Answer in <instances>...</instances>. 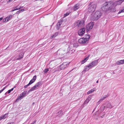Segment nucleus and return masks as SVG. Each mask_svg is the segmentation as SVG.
<instances>
[{
	"instance_id": "1",
	"label": "nucleus",
	"mask_w": 124,
	"mask_h": 124,
	"mask_svg": "<svg viewBox=\"0 0 124 124\" xmlns=\"http://www.w3.org/2000/svg\"><path fill=\"white\" fill-rule=\"evenodd\" d=\"M113 5V3L111 1H109L105 2L103 5L101 7L102 10L103 11H107L110 10V7L108 8V6H110Z\"/></svg>"
},
{
	"instance_id": "2",
	"label": "nucleus",
	"mask_w": 124,
	"mask_h": 124,
	"mask_svg": "<svg viewBox=\"0 0 124 124\" xmlns=\"http://www.w3.org/2000/svg\"><path fill=\"white\" fill-rule=\"evenodd\" d=\"M90 6L88 8V11L89 12H92L94 11L97 6L96 3L94 2H90L89 4Z\"/></svg>"
},
{
	"instance_id": "3",
	"label": "nucleus",
	"mask_w": 124,
	"mask_h": 124,
	"mask_svg": "<svg viewBox=\"0 0 124 124\" xmlns=\"http://www.w3.org/2000/svg\"><path fill=\"white\" fill-rule=\"evenodd\" d=\"M69 63L68 62H65L63 63L59 67H57L56 69L54 70V72L57 70H59V68L61 70H64L65 68L68 66Z\"/></svg>"
},
{
	"instance_id": "4",
	"label": "nucleus",
	"mask_w": 124,
	"mask_h": 124,
	"mask_svg": "<svg viewBox=\"0 0 124 124\" xmlns=\"http://www.w3.org/2000/svg\"><path fill=\"white\" fill-rule=\"evenodd\" d=\"M101 15V14L100 11H97L93 15L92 19L93 20H97L100 17Z\"/></svg>"
},
{
	"instance_id": "5",
	"label": "nucleus",
	"mask_w": 124,
	"mask_h": 124,
	"mask_svg": "<svg viewBox=\"0 0 124 124\" xmlns=\"http://www.w3.org/2000/svg\"><path fill=\"white\" fill-rule=\"evenodd\" d=\"M42 82L40 81L37 83L35 85L31 88L28 91V92H29L33 91L35 89H38V87H39L42 85Z\"/></svg>"
},
{
	"instance_id": "6",
	"label": "nucleus",
	"mask_w": 124,
	"mask_h": 124,
	"mask_svg": "<svg viewBox=\"0 0 124 124\" xmlns=\"http://www.w3.org/2000/svg\"><path fill=\"white\" fill-rule=\"evenodd\" d=\"M84 22L83 20H78L74 24L75 26L78 27H80L83 26L84 25Z\"/></svg>"
},
{
	"instance_id": "7",
	"label": "nucleus",
	"mask_w": 124,
	"mask_h": 124,
	"mask_svg": "<svg viewBox=\"0 0 124 124\" xmlns=\"http://www.w3.org/2000/svg\"><path fill=\"white\" fill-rule=\"evenodd\" d=\"M93 22H91L87 24L86 26V31H88L91 30L93 28Z\"/></svg>"
},
{
	"instance_id": "8",
	"label": "nucleus",
	"mask_w": 124,
	"mask_h": 124,
	"mask_svg": "<svg viewBox=\"0 0 124 124\" xmlns=\"http://www.w3.org/2000/svg\"><path fill=\"white\" fill-rule=\"evenodd\" d=\"M85 28H83L79 30L78 32V34L79 36H81L85 33Z\"/></svg>"
},
{
	"instance_id": "9",
	"label": "nucleus",
	"mask_w": 124,
	"mask_h": 124,
	"mask_svg": "<svg viewBox=\"0 0 124 124\" xmlns=\"http://www.w3.org/2000/svg\"><path fill=\"white\" fill-rule=\"evenodd\" d=\"M88 41L85 38H81L78 40V42L81 44H84L87 43Z\"/></svg>"
},
{
	"instance_id": "10",
	"label": "nucleus",
	"mask_w": 124,
	"mask_h": 124,
	"mask_svg": "<svg viewBox=\"0 0 124 124\" xmlns=\"http://www.w3.org/2000/svg\"><path fill=\"white\" fill-rule=\"evenodd\" d=\"M98 60H96L92 62L89 64L90 65L91 68L96 66L97 64Z\"/></svg>"
},
{
	"instance_id": "11",
	"label": "nucleus",
	"mask_w": 124,
	"mask_h": 124,
	"mask_svg": "<svg viewBox=\"0 0 124 124\" xmlns=\"http://www.w3.org/2000/svg\"><path fill=\"white\" fill-rule=\"evenodd\" d=\"M12 16L11 15H10L8 16L6 18L4 19L3 20V22H7L12 17Z\"/></svg>"
},
{
	"instance_id": "12",
	"label": "nucleus",
	"mask_w": 124,
	"mask_h": 124,
	"mask_svg": "<svg viewBox=\"0 0 124 124\" xmlns=\"http://www.w3.org/2000/svg\"><path fill=\"white\" fill-rule=\"evenodd\" d=\"M107 97V95H105L101 97L100 99L97 102L98 104H99L102 101L104 100Z\"/></svg>"
},
{
	"instance_id": "13",
	"label": "nucleus",
	"mask_w": 124,
	"mask_h": 124,
	"mask_svg": "<svg viewBox=\"0 0 124 124\" xmlns=\"http://www.w3.org/2000/svg\"><path fill=\"white\" fill-rule=\"evenodd\" d=\"M124 1V0H120L118 1H116L114 3V5L116 6L118 5L121 4L122 2Z\"/></svg>"
},
{
	"instance_id": "14",
	"label": "nucleus",
	"mask_w": 124,
	"mask_h": 124,
	"mask_svg": "<svg viewBox=\"0 0 124 124\" xmlns=\"http://www.w3.org/2000/svg\"><path fill=\"white\" fill-rule=\"evenodd\" d=\"M92 68L89 64L87 65L86 66H85V68L84 69L83 71H86L88 70L89 69L91 68Z\"/></svg>"
},
{
	"instance_id": "15",
	"label": "nucleus",
	"mask_w": 124,
	"mask_h": 124,
	"mask_svg": "<svg viewBox=\"0 0 124 124\" xmlns=\"http://www.w3.org/2000/svg\"><path fill=\"white\" fill-rule=\"evenodd\" d=\"M36 76H34L30 80L29 83L31 85L34 82L36 79Z\"/></svg>"
},
{
	"instance_id": "16",
	"label": "nucleus",
	"mask_w": 124,
	"mask_h": 124,
	"mask_svg": "<svg viewBox=\"0 0 124 124\" xmlns=\"http://www.w3.org/2000/svg\"><path fill=\"white\" fill-rule=\"evenodd\" d=\"M62 23V22L61 21L58 22L57 24L56 28L57 30H59L61 27V24Z\"/></svg>"
},
{
	"instance_id": "17",
	"label": "nucleus",
	"mask_w": 124,
	"mask_h": 124,
	"mask_svg": "<svg viewBox=\"0 0 124 124\" xmlns=\"http://www.w3.org/2000/svg\"><path fill=\"white\" fill-rule=\"evenodd\" d=\"M58 52H60L61 55L63 54L66 53H67V52L65 49H64L61 50L60 51H58Z\"/></svg>"
},
{
	"instance_id": "18",
	"label": "nucleus",
	"mask_w": 124,
	"mask_h": 124,
	"mask_svg": "<svg viewBox=\"0 0 124 124\" xmlns=\"http://www.w3.org/2000/svg\"><path fill=\"white\" fill-rule=\"evenodd\" d=\"M7 114H5L4 115L1 116L0 117V121L3 119L5 118L8 116Z\"/></svg>"
},
{
	"instance_id": "19",
	"label": "nucleus",
	"mask_w": 124,
	"mask_h": 124,
	"mask_svg": "<svg viewBox=\"0 0 124 124\" xmlns=\"http://www.w3.org/2000/svg\"><path fill=\"white\" fill-rule=\"evenodd\" d=\"M79 5L77 4L75 5V6H74V11H76L78 9H79Z\"/></svg>"
},
{
	"instance_id": "20",
	"label": "nucleus",
	"mask_w": 124,
	"mask_h": 124,
	"mask_svg": "<svg viewBox=\"0 0 124 124\" xmlns=\"http://www.w3.org/2000/svg\"><path fill=\"white\" fill-rule=\"evenodd\" d=\"M90 97H91V96L90 95H89L88 96V98H87V99H86L85 100V102H84V103L85 104L88 103L89 102V101L90 100H91V98H89Z\"/></svg>"
},
{
	"instance_id": "21",
	"label": "nucleus",
	"mask_w": 124,
	"mask_h": 124,
	"mask_svg": "<svg viewBox=\"0 0 124 124\" xmlns=\"http://www.w3.org/2000/svg\"><path fill=\"white\" fill-rule=\"evenodd\" d=\"M95 88H93L91 90L89 91L87 93V94H90L92 93L93 92L95 91Z\"/></svg>"
},
{
	"instance_id": "22",
	"label": "nucleus",
	"mask_w": 124,
	"mask_h": 124,
	"mask_svg": "<svg viewBox=\"0 0 124 124\" xmlns=\"http://www.w3.org/2000/svg\"><path fill=\"white\" fill-rule=\"evenodd\" d=\"M113 5H111V6H110V8H111L110 10H110V11L111 12H114L115 11H116V9L115 8H112V6Z\"/></svg>"
},
{
	"instance_id": "23",
	"label": "nucleus",
	"mask_w": 124,
	"mask_h": 124,
	"mask_svg": "<svg viewBox=\"0 0 124 124\" xmlns=\"http://www.w3.org/2000/svg\"><path fill=\"white\" fill-rule=\"evenodd\" d=\"M124 63V60H122L118 61L117 62L118 65H120Z\"/></svg>"
},
{
	"instance_id": "24",
	"label": "nucleus",
	"mask_w": 124,
	"mask_h": 124,
	"mask_svg": "<svg viewBox=\"0 0 124 124\" xmlns=\"http://www.w3.org/2000/svg\"><path fill=\"white\" fill-rule=\"evenodd\" d=\"M58 33L57 32H55L53 35L51 37V39L54 38L56 36H57L58 35Z\"/></svg>"
},
{
	"instance_id": "25",
	"label": "nucleus",
	"mask_w": 124,
	"mask_h": 124,
	"mask_svg": "<svg viewBox=\"0 0 124 124\" xmlns=\"http://www.w3.org/2000/svg\"><path fill=\"white\" fill-rule=\"evenodd\" d=\"M24 97L21 95V94H20L18 98H17L16 100V101H18L19 100H20L22 99Z\"/></svg>"
},
{
	"instance_id": "26",
	"label": "nucleus",
	"mask_w": 124,
	"mask_h": 124,
	"mask_svg": "<svg viewBox=\"0 0 124 124\" xmlns=\"http://www.w3.org/2000/svg\"><path fill=\"white\" fill-rule=\"evenodd\" d=\"M24 53L23 52H22L20 53L19 55V59H21L22 58L23 56Z\"/></svg>"
},
{
	"instance_id": "27",
	"label": "nucleus",
	"mask_w": 124,
	"mask_h": 124,
	"mask_svg": "<svg viewBox=\"0 0 124 124\" xmlns=\"http://www.w3.org/2000/svg\"><path fill=\"white\" fill-rule=\"evenodd\" d=\"M106 107L107 108H112V106L111 104L109 103L107 104Z\"/></svg>"
},
{
	"instance_id": "28",
	"label": "nucleus",
	"mask_w": 124,
	"mask_h": 124,
	"mask_svg": "<svg viewBox=\"0 0 124 124\" xmlns=\"http://www.w3.org/2000/svg\"><path fill=\"white\" fill-rule=\"evenodd\" d=\"M90 37V36L89 35L87 34L86 35V37L85 38L87 40V41H88Z\"/></svg>"
},
{
	"instance_id": "29",
	"label": "nucleus",
	"mask_w": 124,
	"mask_h": 124,
	"mask_svg": "<svg viewBox=\"0 0 124 124\" xmlns=\"http://www.w3.org/2000/svg\"><path fill=\"white\" fill-rule=\"evenodd\" d=\"M62 111L61 110L58 113V116L59 117L61 116L62 114Z\"/></svg>"
},
{
	"instance_id": "30",
	"label": "nucleus",
	"mask_w": 124,
	"mask_h": 124,
	"mask_svg": "<svg viewBox=\"0 0 124 124\" xmlns=\"http://www.w3.org/2000/svg\"><path fill=\"white\" fill-rule=\"evenodd\" d=\"M26 92L25 91H24V92H23L21 94V95H22V96L23 97H24L25 96V95L26 94Z\"/></svg>"
},
{
	"instance_id": "31",
	"label": "nucleus",
	"mask_w": 124,
	"mask_h": 124,
	"mask_svg": "<svg viewBox=\"0 0 124 124\" xmlns=\"http://www.w3.org/2000/svg\"><path fill=\"white\" fill-rule=\"evenodd\" d=\"M14 88H12L11 89L9 90L8 91V93H10L11 91H12L14 89Z\"/></svg>"
},
{
	"instance_id": "32",
	"label": "nucleus",
	"mask_w": 124,
	"mask_h": 124,
	"mask_svg": "<svg viewBox=\"0 0 124 124\" xmlns=\"http://www.w3.org/2000/svg\"><path fill=\"white\" fill-rule=\"evenodd\" d=\"M124 12V7L123 9L120 11L118 13V14H120Z\"/></svg>"
},
{
	"instance_id": "33",
	"label": "nucleus",
	"mask_w": 124,
	"mask_h": 124,
	"mask_svg": "<svg viewBox=\"0 0 124 124\" xmlns=\"http://www.w3.org/2000/svg\"><path fill=\"white\" fill-rule=\"evenodd\" d=\"M69 14H70L69 13H68V12L66 13L65 14H64V17H65L69 15Z\"/></svg>"
},
{
	"instance_id": "34",
	"label": "nucleus",
	"mask_w": 124,
	"mask_h": 124,
	"mask_svg": "<svg viewBox=\"0 0 124 124\" xmlns=\"http://www.w3.org/2000/svg\"><path fill=\"white\" fill-rule=\"evenodd\" d=\"M48 71V69H45L44 71L45 73H46Z\"/></svg>"
},
{
	"instance_id": "35",
	"label": "nucleus",
	"mask_w": 124,
	"mask_h": 124,
	"mask_svg": "<svg viewBox=\"0 0 124 124\" xmlns=\"http://www.w3.org/2000/svg\"><path fill=\"white\" fill-rule=\"evenodd\" d=\"M14 8L15 9V10H18L20 9V8H17V6Z\"/></svg>"
},
{
	"instance_id": "36",
	"label": "nucleus",
	"mask_w": 124,
	"mask_h": 124,
	"mask_svg": "<svg viewBox=\"0 0 124 124\" xmlns=\"http://www.w3.org/2000/svg\"><path fill=\"white\" fill-rule=\"evenodd\" d=\"M86 62V61H85V60H84V59L82 60L81 61V64H83L84 63H85V62Z\"/></svg>"
},
{
	"instance_id": "37",
	"label": "nucleus",
	"mask_w": 124,
	"mask_h": 124,
	"mask_svg": "<svg viewBox=\"0 0 124 124\" xmlns=\"http://www.w3.org/2000/svg\"><path fill=\"white\" fill-rule=\"evenodd\" d=\"M89 56H88L87 57H86V58H85L84 59L86 61L88 60L89 58Z\"/></svg>"
},
{
	"instance_id": "38",
	"label": "nucleus",
	"mask_w": 124,
	"mask_h": 124,
	"mask_svg": "<svg viewBox=\"0 0 124 124\" xmlns=\"http://www.w3.org/2000/svg\"><path fill=\"white\" fill-rule=\"evenodd\" d=\"M30 84H29H29H27V85H25L24 86V88H27V87L28 86H29V85H30Z\"/></svg>"
},
{
	"instance_id": "39",
	"label": "nucleus",
	"mask_w": 124,
	"mask_h": 124,
	"mask_svg": "<svg viewBox=\"0 0 124 124\" xmlns=\"http://www.w3.org/2000/svg\"><path fill=\"white\" fill-rule=\"evenodd\" d=\"M5 88L6 87H5L3 89L0 90V93L2 92L5 89Z\"/></svg>"
},
{
	"instance_id": "40",
	"label": "nucleus",
	"mask_w": 124,
	"mask_h": 124,
	"mask_svg": "<svg viewBox=\"0 0 124 124\" xmlns=\"http://www.w3.org/2000/svg\"><path fill=\"white\" fill-rule=\"evenodd\" d=\"M20 12H23L24 11H25V10L24 9H21L20 10H19Z\"/></svg>"
},
{
	"instance_id": "41",
	"label": "nucleus",
	"mask_w": 124,
	"mask_h": 124,
	"mask_svg": "<svg viewBox=\"0 0 124 124\" xmlns=\"http://www.w3.org/2000/svg\"><path fill=\"white\" fill-rule=\"evenodd\" d=\"M7 124H15V123L13 122H9Z\"/></svg>"
},
{
	"instance_id": "42",
	"label": "nucleus",
	"mask_w": 124,
	"mask_h": 124,
	"mask_svg": "<svg viewBox=\"0 0 124 124\" xmlns=\"http://www.w3.org/2000/svg\"><path fill=\"white\" fill-rule=\"evenodd\" d=\"M36 122V121H33L31 124H35V123Z\"/></svg>"
},
{
	"instance_id": "43",
	"label": "nucleus",
	"mask_w": 124,
	"mask_h": 124,
	"mask_svg": "<svg viewBox=\"0 0 124 124\" xmlns=\"http://www.w3.org/2000/svg\"><path fill=\"white\" fill-rule=\"evenodd\" d=\"M13 0H9L7 1V2L8 3H9L10 2L12 1Z\"/></svg>"
},
{
	"instance_id": "44",
	"label": "nucleus",
	"mask_w": 124,
	"mask_h": 124,
	"mask_svg": "<svg viewBox=\"0 0 124 124\" xmlns=\"http://www.w3.org/2000/svg\"><path fill=\"white\" fill-rule=\"evenodd\" d=\"M20 13V10H19L18 11H17V12L16 13V14H18Z\"/></svg>"
},
{
	"instance_id": "45",
	"label": "nucleus",
	"mask_w": 124,
	"mask_h": 124,
	"mask_svg": "<svg viewBox=\"0 0 124 124\" xmlns=\"http://www.w3.org/2000/svg\"><path fill=\"white\" fill-rule=\"evenodd\" d=\"M15 10V9L14 8H13V9H12V10L11 11V12H12V11H14Z\"/></svg>"
},
{
	"instance_id": "46",
	"label": "nucleus",
	"mask_w": 124,
	"mask_h": 124,
	"mask_svg": "<svg viewBox=\"0 0 124 124\" xmlns=\"http://www.w3.org/2000/svg\"><path fill=\"white\" fill-rule=\"evenodd\" d=\"M3 19V18L2 17H1L0 18V21L2 20Z\"/></svg>"
},
{
	"instance_id": "47",
	"label": "nucleus",
	"mask_w": 124,
	"mask_h": 124,
	"mask_svg": "<svg viewBox=\"0 0 124 124\" xmlns=\"http://www.w3.org/2000/svg\"><path fill=\"white\" fill-rule=\"evenodd\" d=\"M23 8V6H22V7H20L19 8H20V9L21 8Z\"/></svg>"
},
{
	"instance_id": "48",
	"label": "nucleus",
	"mask_w": 124,
	"mask_h": 124,
	"mask_svg": "<svg viewBox=\"0 0 124 124\" xmlns=\"http://www.w3.org/2000/svg\"><path fill=\"white\" fill-rule=\"evenodd\" d=\"M106 108V107L105 106H104L103 109L104 110Z\"/></svg>"
},
{
	"instance_id": "49",
	"label": "nucleus",
	"mask_w": 124,
	"mask_h": 124,
	"mask_svg": "<svg viewBox=\"0 0 124 124\" xmlns=\"http://www.w3.org/2000/svg\"><path fill=\"white\" fill-rule=\"evenodd\" d=\"M96 83H98V80H97V81H96Z\"/></svg>"
},
{
	"instance_id": "50",
	"label": "nucleus",
	"mask_w": 124,
	"mask_h": 124,
	"mask_svg": "<svg viewBox=\"0 0 124 124\" xmlns=\"http://www.w3.org/2000/svg\"><path fill=\"white\" fill-rule=\"evenodd\" d=\"M7 93V92H6V93H5V95H6V94Z\"/></svg>"
},
{
	"instance_id": "51",
	"label": "nucleus",
	"mask_w": 124,
	"mask_h": 124,
	"mask_svg": "<svg viewBox=\"0 0 124 124\" xmlns=\"http://www.w3.org/2000/svg\"><path fill=\"white\" fill-rule=\"evenodd\" d=\"M34 104V103H33V104Z\"/></svg>"
}]
</instances>
